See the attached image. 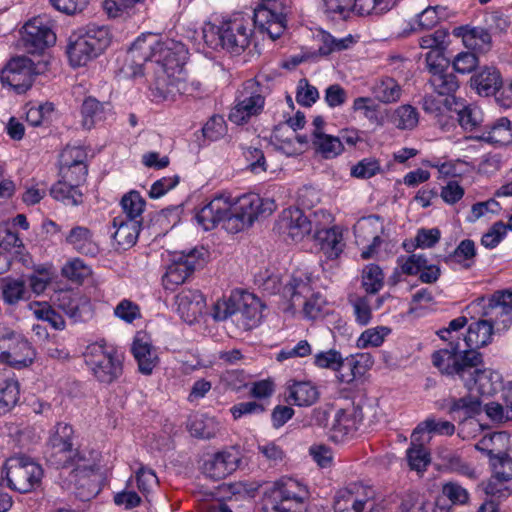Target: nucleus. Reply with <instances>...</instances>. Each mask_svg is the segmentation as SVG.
Segmentation results:
<instances>
[{
  "mask_svg": "<svg viewBox=\"0 0 512 512\" xmlns=\"http://www.w3.org/2000/svg\"><path fill=\"white\" fill-rule=\"evenodd\" d=\"M50 195L66 206H78L83 203V193L79 186L62 177L51 187Z\"/></svg>",
  "mask_w": 512,
  "mask_h": 512,
  "instance_id": "obj_36",
  "label": "nucleus"
},
{
  "mask_svg": "<svg viewBox=\"0 0 512 512\" xmlns=\"http://www.w3.org/2000/svg\"><path fill=\"white\" fill-rule=\"evenodd\" d=\"M83 357L89 370L99 382L110 384L122 374L123 366L119 354L104 340L89 344Z\"/></svg>",
  "mask_w": 512,
  "mask_h": 512,
  "instance_id": "obj_7",
  "label": "nucleus"
},
{
  "mask_svg": "<svg viewBox=\"0 0 512 512\" xmlns=\"http://www.w3.org/2000/svg\"><path fill=\"white\" fill-rule=\"evenodd\" d=\"M232 209L230 196L218 195L199 209L195 215L197 223L206 231L212 230L219 224L226 230V220Z\"/></svg>",
  "mask_w": 512,
  "mask_h": 512,
  "instance_id": "obj_16",
  "label": "nucleus"
},
{
  "mask_svg": "<svg viewBox=\"0 0 512 512\" xmlns=\"http://www.w3.org/2000/svg\"><path fill=\"white\" fill-rule=\"evenodd\" d=\"M314 365L320 369H329L337 373V378L341 383H351L355 377L357 361L354 359H344L342 354L336 349L320 351L314 355Z\"/></svg>",
  "mask_w": 512,
  "mask_h": 512,
  "instance_id": "obj_19",
  "label": "nucleus"
},
{
  "mask_svg": "<svg viewBox=\"0 0 512 512\" xmlns=\"http://www.w3.org/2000/svg\"><path fill=\"white\" fill-rule=\"evenodd\" d=\"M467 324V318L465 316H459L453 320H451L447 327L440 329L437 331V335L444 341L448 342L449 348H444L443 350H452L454 345H458L459 354H463L464 350H461V344L459 338H455L453 333L458 332L462 328H464Z\"/></svg>",
  "mask_w": 512,
  "mask_h": 512,
  "instance_id": "obj_59",
  "label": "nucleus"
},
{
  "mask_svg": "<svg viewBox=\"0 0 512 512\" xmlns=\"http://www.w3.org/2000/svg\"><path fill=\"white\" fill-rule=\"evenodd\" d=\"M19 399V382L10 368L0 369V411L14 406Z\"/></svg>",
  "mask_w": 512,
  "mask_h": 512,
  "instance_id": "obj_32",
  "label": "nucleus"
},
{
  "mask_svg": "<svg viewBox=\"0 0 512 512\" xmlns=\"http://www.w3.org/2000/svg\"><path fill=\"white\" fill-rule=\"evenodd\" d=\"M35 358V349L26 337L17 331L5 351L0 355V362L20 370L29 367Z\"/></svg>",
  "mask_w": 512,
  "mask_h": 512,
  "instance_id": "obj_21",
  "label": "nucleus"
},
{
  "mask_svg": "<svg viewBox=\"0 0 512 512\" xmlns=\"http://www.w3.org/2000/svg\"><path fill=\"white\" fill-rule=\"evenodd\" d=\"M458 122L466 131H472L483 121V114L480 108L475 105H463L457 110Z\"/></svg>",
  "mask_w": 512,
  "mask_h": 512,
  "instance_id": "obj_58",
  "label": "nucleus"
},
{
  "mask_svg": "<svg viewBox=\"0 0 512 512\" xmlns=\"http://www.w3.org/2000/svg\"><path fill=\"white\" fill-rule=\"evenodd\" d=\"M447 17L446 8L442 6H429L417 14L413 30L431 29L441 20Z\"/></svg>",
  "mask_w": 512,
  "mask_h": 512,
  "instance_id": "obj_53",
  "label": "nucleus"
},
{
  "mask_svg": "<svg viewBox=\"0 0 512 512\" xmlns=\"http://www.w3.org/2000/svg\"><path fill=\"white\" fill-rule=\"evenodd\" d=\"M0 249L20 255L24 244L18 233L13 231L8 223H0Z\"/></svg>",
  "mask_w": 512,
  "mask_h": 512,
  "instance_id": "obj_56",
  "label": "nucleus"
},
{
  "mask_svg": "<svg viewBox=\"0 0 512 512\" xmlns=\"http://www.w3.org/2000/svg\"><path fill=\"white\" fill-rule=\"evenodd\" d=\"M74 430L71 425L63 422L57 423L55 432L51 437V444L56 455H60L58 465L66 467L75 465L72 477L78 489L80 498L88 500L98 492L97 485L90 479V474L98 467L99 453L89 452L87 457L84 451L73 449Z\"/></svg>",
  "mask_w": 512,
  "mask_h": 512,
  "instance_id": "obj_2",
  "label": "nucleus"
},
{
  "mask_svg": "<svg viewBox=\"0 0 512 512\" xmlns=\"http://www.w3.org/2000/svg\"><path fill=\"white\" fill-rule=\"evenodd\" d=\"M362 286L369 294H376L384 286V274L376 264L365 266L362 273Z\"/></svg>",
  "mask_w": 512,
  "mask_h": 512,
  "instance_id": "obj_55",
  "label": "nucleus"
},
{
  "mask_svg": "<svg viewBox=\"0 0 512 512\" xmlns=\"http://www.w3.org/2000/svg\"><path fill=\"white\" fill-rule=\"evenodd\" d=\"M458 345L452 350H438L432 354L433 365L444 375L457 377L470 391L481 396H493L502 389L501 374L483 367V356L477 350H464L459 354Z\"/></svg>",
  "mask_w": 512,
  "mask_h": 512,
  "instance_id": "obj_1",
  "label": "nucleus"
},
{
  "mask_svg": "<svg viewBox=\"0 0 512 512\" xmlns=\"http://www.w3.org/2000/svg\"><path fill=\"white\" fill-rule=\"evenodd\" d=\"M379 220V216H369L368 218H363L358 221L354 227L356 237H366V235L371 234L372 243L361 253V257L365 260L373 257L376 253V249L382 242L380 236L377 233H373V230L377 229L376 226L379 223Z\"/></svg>",
  "mask_w": 512,
  "mask_h": 512,
  "instance_id": "obj_37",
  "label": "nucleus"
},
{
  "mask_svg": "<svg viewBox=\"0 0 512 512\" xmlns=\"http://www.w3.org/2000/svg\"><path fill=\"white\" fill-rule=\"evenodd\" d=\"M356 429V422L351 414L343 409H339L335 412L331 428L333 433L332 437L335 440L341 441L345 437L353 435Z\"/></svg>",
  "mask_w": 512,
  "mask_h": 512,
  "instance_id": "obj_51",
  "label": "nucleus"
},
{
  "mask_svg": "<svg viewBox=\"0 0 512 512\" xmlns=\"http://www.w3.org/2000/svg\"><path fill=\"white\" fill-rule=\"evenodd\" d=\"M314 219L310 220L301 209L290 207L280 214L275 229L277 232L294 242H299L312 231Z\"/></svg>",
  "mask_w": 512,
  "mask_h": 512,
  "instance_id": "obj_15",
  "label": "nucleus"
},
{
  "mask_svg": "<svg viewBox=\"0 0 512 512\" xmlns=\"http://www.w3.org/2000/svg\"><path fill=\"white\" fill-rule=\"evenodd\" d=\"M397 0H354L353 11L361 16H380L390 11Z\"/></svg>",
  "mask_w": 512,
  "mask_h": 512,
  "instance_id": "obj_49",
  "label": "nucleus"
},
{
  "mask_svg": "<svg viewBox=\"0 0 512 512\" xmlns=\"http://www.w3.org/2000/svg\"><path fill=\"white\" fill-rule=\"evenodd\" d=\"M374 495L372 487L352 483L336 493L334 510L335 512H364Z\"/></svg>",
  "mask_w": 512,
  "mask_h": 512,
  "instance_id": "obj_14",
  "label": "nucleus"
},
{
  "mask_svg": "<svg viewBox=\"0 0 512 512\" xmlns=\"http://www.w3.org/2000/svg\"><path fill=\"white\" fill-rule=\"evenodd\" d=\"M135 478L139 491L144 495L149 494L158 485V478L155 472L144 465H140L137 469Z\"/></svg>",
  "mask_w": 512,
  "mask_h": 512,
  "instance_id": "obj_64",
  "label": "nucleus"
},
{
  "mask_svg": "<svg viewBox=\"0 0 512 512\" xmlns=\"http://www.w3.org/2000/svg\"><path fill=\"white\" fill-rule=\"evenodd\" d=\"M315 221V237L320 243L323 253L330 259L337 258L344 249L343 235L338 227L325 228L333 218L326 210H318L313 214Z\"/></svg>",
  "mask_w": 512,
  "mask_h": 512,
  "instance_id": "obj_12",
  "label": "nucleus"
},
{
  "mask_svg": "<svg viewBox=\"0 0 512 512\" xmlns=\"http://www.w3.org/2000/svg\"><path fill=\"white\" fill-rule=\"evenodd\" d=\"M354 112H359L370 124L383 126L385 124V110L382 111L380 106L370 97H357L352 104Z\"/></svg>",
  "mask_w": 512,
  "mask_h": 512,
  "instance_id": "obj_42",
  "label": "nucleus"
},
{
  "mask_svg": "<svg viewBox=\"0 0 512 512\" xmlns=\"http://www.w3.org/2000/svg\"><path fill=\"white\" fill-rule=\"evenodd\" d=\"M275 209L272 199L261 198L255 193L242 195L235 203L232 202L231 213L225 223L226 231L238 233L250 227L259 216L270 215Z\"/></svg>",
  "mask_w": 512,
  "mask_h": 512,
  "instance_id": "obj_6",
  "label": "nucleus"
},
{
  "mask_svg": "<svg viewBox=\"0 0 512 512\" xmlns=\"http://www.w3.org/2000/svg\"><path fill=\"white\" fill-rule=\"evenodd\" d=\"M308 491L300 482L283 478L267 489L263 497V512H305Z\"/></svg>",
  "mask_w": 512,
  "mask_h": 512,
  "instance_id": "obj_5",
  "label": "nucleus"
},
{
  "mask_svg": "<svg viewBox=\"0 0 512 512\" xmlns=\"http://www.w3.org/2000/svg\"><path fill=\"white\" fill-rule=\"evenodd\" d=\"M142 223L138 220L126 219L123 216H117L113 220V239L120 248L127 249L132 247L139 236Z\"/></svg>",
  "mask_w": 512,
  "mask_h": 512,
  "instance_id": "obj_31",
  "label": "nucleus"
},
{
  "mask_svg": "<svg viewBox=\"0 0 512 512\" xmlns=\"http://www.w3.org/2000/svg\"><path fill=\"white\" fill-rule=\"evenodd\" d=\"M390 333V329L385 326H378L370 328L362 332L357 340V346L361 349L368 347H378L383 342L385 337Z\"/></svg>",
  "mask_w": 512,
  "mask_h": 512,
  "instance_id": "obj_60",
  "label": "nucleus"
},
{
  "mask_svg": "<svg viewBox=\"0 0 512 512\" xmlns=\"http://www.w3.org/2000/svg\"><path fill=\"white\" fill-rule=\"evenodd\" d=\"M491 465L494 477L501 482L512 479V457L506 453H498L492 458Z\"/></svg>",
  "mask_w": 512,
  "mask_h": 512,
  "instance_id": "obj_61",
  "label": "nucleus"
},
{
  "mask_svg": "<svg viewBox=\"0 0 512 512\" xmlns=\"http://www.w3.org/2000/svg\"><path fill=\"white\" fill-rule=\"evenodd\" d=\"M429 84L439 95H452L459 87L456 76L448 69L433 73L429 78Z\"/></svg>",
  "mask_w": 512,
  "mask_h": 512,
  "instance_id": "obj_52",
  "label": "nucleus"
},
{
  "mask_svg": "<svg viewBox=\"0 0 512 512\" xmlns=\"http://www.w3.org/2000/svg\"><path fill=\"white\" fill-rule=\"evenodd\" d=\"M67 54L72 66H84L99 56L82 32L70 36Z\"/></svg>",
  "mask_w": 512,
  "mask_h": 512,
  "instance_id": "obj_29",
  "label": "nucleus"
},
{
  "mask_svg": "<svg viewBox=\"0 0 512 512\" xmlns=\"http://www.w3.org/2000/svg\"><path fill=\"white\" fill-rule=\"evenodd\" d=\"M424 442L425 440L422 439V441L414 443L411 439V445L406 452L410 468L418 472L425 470L427 465L430 463L429 453L423 446Z\"/></svg>",
  "mask_w": 512,
  "mask_h": 512,
  "instance_id": "obj_54",
  "label": "nucleus"
},
{
  "mask_svg": "<svg viewBox=\"0 0 512 512\" xmlns=\"http://www.w3.org/2000/svg\"><path fill=\"white\" fill-rule=\"evenodd\" d=\"M237 301L236 292H233L228 298L217 300L213 305V318L216 321H224L229 317L236 315Z\"/></svg>",
  "mask_w": 512,
  "mask_h": 512,
  "instance_id": "obj_62",
  "label": "nucleus"
},
{
  "mask_svg": "<svg viewBox=\"0 0 512 512\" xmlns=\"http://www.w3.org/2000/svg\"><path fill=\"white\" fill-rule=\"evenodd\" d=\"M312 143L315 150L319 152L324 158L331 159L340 155L344 149L340 137L326 134H315L312 138Z\"/></svg>",
  "mask_w": 512,
  "mask_h": 512,
  "instance_id": "obj_46",
  "label": "nucleus"
},
{
  "mask_svg": "<svg viewBox=\"0 0 512 512\" xmlns=\"http://www.w3.org/2000/svg\"><path fill=\"white\" fill-rule=\"evenodd\" d=\"M145 200L140 193L132 190L126 193L121 199L123 217L130 220H138L142 223V214L145 209Z\"/></svg>",
  "mask_w": 512,
  "mask_h": 512,
  "instance_id": "obj_48",
  "label": "nucleus"
},
{
  "mask_svg": "<svg viewBox=\"0 0 512 512\" xmlns=\"http://www.w3.org/2000/svg\"><path fill=\"white\" fill-rule=\"evenodd\" d=\"M132 353L138 362L139 370L143 374H151L156 363V356L151 345L140 337L134 339Z\"/></svg>",
  "mask_w": 512,
  "mask_h": 512,
  "instance_id": "obj_44",
  "label": "nucleus"
},
{
  "mask_svg": "<svg viewBox=\"0 0 512 512\" xmlns=\"http://www.w3.org/2000/svg\"><path fill=\"white\" fill-rule=\"evenodd\" d=\"M483 316L472 322L463 341L468 350L488 345L494 333L507 331L512 324V290L496 291L489 299Z\"/></svg>",
  "mask_w": 512,
  "mask_h": 512,
  "instance_id": "obj_3",
  "label": "nucleus"
},
{
  "mask_svg": "<svg viewBox=\"0 0 512 512\" xmlns=\"http://www.w3.org/2000/svg\"><path fill=\"white\" fill-rule=\"evenodd\" d=\"M471 86L477 91L479 95L491 96L498 91L502 79L500 72L493 67H485L478 73L472 76Z\"/></svg>",
  "mask_w": 512,
  "mask_h": 512,
  "instance_id": "obj_33",
  "label": "nucleus"
},
{
  "mask_svg": "<svg viewBox=\"0 0 512 512\" xmlns=\"http://www.w3.org/2000/svg\"><path fill=\"white\" fill-rule=\"evenodd\" d=\"M287 8L281 0H263L255 9L254 25L270 38H279L286 29Z\"/></svg>",
  "mask_w": 512,
  "mask_h": 512,
  "instance_id": "obj_10",
  "label": "nucleus"
},
{
  "mask_svg": "<svg viewBox=\"0 0 512 512\" xmlns=\"http://www.w3.org/2000/svg\"><path fill=\"white\" fill-rule=\"evenodd\" d=\"M177 311L187 323H193L205 307V299L198 290H183L176 296Z\"/></svg>",
  "mask_w": 512,
  "mask_h": 512,
  "instance_id": "obj_27",
  "label": "nucleus"
},
{
  "mask_svg": "<svg viewBox=\"0 0 512 512\" xmlns=\"http://www.w3.org/2000/svg\"><path fill=\"white\" fill-rule=\"evenodd\" d=\"M455 432V426L447 420H437L434 417H428L420 422L413 430L411 438L415 442L422 441L425 433H434L438 435L451 436Z\"/></svg>",
  "mask_w": 512,
  "mask_h": 512,
  "instance_id": "obj_40",
  "label": "nucleus"
},
{
  "mask_svg": "<svg viewBox=\"0 0 512 512\" xmlns=\"http://www.w3.org/2000/svg\"><path fill=\"white\" fill-rule=\"evenodd\" d=\"M21 40L28 53L36 54L52 46L56 35L42 19L33 18L24 25Z\"/></svg>",
  "mask_w": 512,
  "mask_h": 512,
  "instance_id": "obj_17",
  "label": "nucleus"
},
{
  "mask_svg": "<svg viewBox=\"0 0 512 512\" xmlns=\"http://www.w3.org/2000/svg\"><path fill=\"white\" fill-rule=\"evenodd\" d=\"M25 282L21 279L8 278L2 287V298L7 305H15L26 298Z\"/></svg>",
  "mask_w": 512,
  "mask_h": 512,
  "instance_id": "obj_57",
  "label": "nucleus"
},
{
  "mask_svg": "<svg viewBox=\"0 0 512 512\" xmlns=\"http://www.w3.org/2000/svg\"><path fill=\"white\" fill-rule=\"evenodd\" d=\"M35 75L33 61L25 56H17L0 71V81L3 87L21 95L32 87Z\"/></svg>",
  "mask_w": 512,
  "mask_h": 512,
  "instance_id": "obj_11",
  "label": "nucleus"
},
{
  "mask_svg": "<svg viewBox=\"0 0 512 512\" xmlns=\"http://www.w3.org/2000/svg\"><path fill=\"white\" fill-rule=\"evenodd\" d=\"M470 139L483 141L494 146H506L512 143V123L507 117H500L487 124L483 131Z\"/></svg>",
  "mask_w": 512,
  "mask_h": 512,
  "instance_id": "obj_23",
  "label": "nucleus"
},
{
  "mask_svg": "<svg viewBox=\"0 0 512 512\" xmlns=\"http://www.w3.org/2000/svg\"><path fill=\"white\" fill-rule=\"evenodd\" d=\"M398 266L402 274L420 275L423 268L426 267V256L424 254H411L407 257H400Z\"/></svg>",
  "mask_w": 512,
  "mask_h": 512,
  "instance_id": "obj_63",
  "label": "nucleus"
},
{
  "mask_svg": "<svg viewBox=\"0 0 512 512\" xmlns=\"http://www.w3.org/2000/svg\"><path fill=\"white\" fill-rule=\"evenodd\" d=\"M155 98L164 101H174L180 95H192L193 84L186 81L184 70L175 76L159 74L156 76L152 89Z\"/></svg>",
  "mask_w": 512,
  "mask_h": 512,
  "instance_id": "obj_22",
  "label": "nucleus"
},
{
  "mask_svg": "<svg viewBox=\"0 0 512 512\" xmlns=\"http://www.w3.org/2000/svg\"><path fill=\"white\" fill-rule=\"evenodd\" d=\"M197 251L191 250L189 253H175L168 265L166 273L162 278L163 286L167 290H174L178 285L183 284L186 279L195 270L198 258Z\"/></svg>",
  "mask_w": 512,
  "mask_h": 512,
  "instance_id": "obj_20",
  "label": "nucleus"
},
{
  "mask_svg": "<svg viewBox=\"0 0 512 512\" xmlns=\"http://www.w3.org/2000/svg\"><path fill=\"white\" fill-rule=\"evenodd\" d=\"M371 92L376 100L389 104L397 102L401 98L402 88L395 79L384 77L375 81Z\"/></svg>",
  "mask_w": 512,
  "mask_h": 512,
  "instance_id": "obj_39",
  "label": "nucleus"
},
{
  "mask_svg": "<svg viewBox=\"0 0 512 512\" xmlns=\"http://www.w3.org/2000/svg\"><path fill=\"white\" fill-rule=\"evenodd\" d=\"M252 33L250 19L241 14L222 22L224 49L240 54L249 46Z\"/></svg>",
  "mask_w": 512,
  "mask_h": 512,
  "instance_id": "obj_13",
  "label": "nucleus"
},
{
  "mask_svg": "<svg viewBox=\"0 0 512 512\" xmlns=\"http://www.w3.org/2000/svg\"><path fill=\"white\" fill-rule=\"evenodd\" d=\"M82 126L91 129L98 124L114 119L113 107L108 102H100L96 98H86L81 106Z\"/></svg>",
  "mask_w": 512,
  "mask_h": 512,
  "instance_id": "obj_24",
  "label": "nucleus"
},
{
  "mask_svg": "<svg viewBox=\"0 0 512 512\" xmlns=\"http://www.w3.org/2000/svg\"><path fill=\"white\" fill-rule=\"evenodd\" d=\"M131 59L150 60L159 65V74L175 76L184 70L188 51L185 45L173 39H159L156 35L139 36L131 46Z\"/></svg>",
  "mask_w": 512,
  "mask_h": 512,
  "instance_id": "obj_4",
  "label": "nucleus"
},
{
  "mask_svg": "<svg viewBox=\"0 0 512 512\" xmlns=\"http://www.w3.org/2000/svg\"><path fill=\"white\" fill-rule=\"evenodd\" d=\"M2 474L10 489L28 493L40 485L43 470L30 458L15 456L7 459Z\"/></svg>",
  "mask_w": 512,
  "mask_h": 512,
  "instance_id": "obj_8",
  "label": "nucleus"
},
{
  "mask_svg": "<svg viewBox=\"0 0 512 512\" xmlns=\"http://www.w3.org/2000/svg\"><path fill=\"white\" fill-rule=\"evenodd\" d=\"M238 321L245 329L256 327L262 318V303L259 298L247 292H236Z\"/></svg>",
  "mask_w": 512,
  "mask_h": 512,
  "instance_id": "obj_25",
  "label": "nucleus"
},
{
  "mask_svg": "<svg viewBox=\"0 0 512 512\" xmlns=\"http://www.w3.org/2000/svg\"><path fill=\"white\" fill-rule=\"evenodd\" d=\"M386 118L399 130H413L419 122L417 109L409 104L398 106L395 109L385 110Z\"/></svg>",
  "mask_w": 512,
  "mask_h": 512,
  "instance_id": "obj_35",
  "label": "nucleus"
},
{
  "mask_svg": "<svg viewBox=\"0 0 512 512\" xmlns=\"http://www.w3.org/2000/svg\"><path fill=\"white\" fill-rule=\"evenodd\" d=\"M305 125V116L301 112H297L294 117L287 120L285 124L279 125L273 132V137L280 143L279 148L284 150L287 154H293L296 152L292 148L294 139H297L299 143H305L306 141L301 137H298L295 132L302 129Z\"/></svg>",
  "mask_w": 512,
  "mask_h": 512,
  "instance_id": "obj_26",
  "label": "nucleus"
},
{
  "mask_svg": "<svg viewBox=\"0 0 512 512\" xmlns=\"http://www.w3.org/2000/svg\"><path fill=\"white\" fill-rule=\"evenodd\" d=\"M476 256V247L473 240H462L455 250L445 258L447 264H459L463 268H470Z\"/></svg>",
  "mask_w": 512,
  "mask_h": 512,
  "instance_id": "obj_47",
  "label": "nucleus"
},
{
  "mask_svg": "<svg viewBox=\"0 0 512 512\" xmlns=\"http://www.w3.org/2000/svg\"><path fill=\"white\" fill-rule=\"evenodd\" d=\"M82 33L99 55L107 49L112 40L108 27L103 25L90 24Z\"/></svg>",
  "mask_w": 512,
  "mask_h": 512,
  "instance_id": "obj_50",
  "label": "nucleus"
},
{
  "mask_svg": "<svg viewBox=\"0 0 512 512\" xmlns=\"http://www.w3.org/2000/svg\"><path fill=\"white\" fill-rule=\"evenodd\" d=\"M58 302L59 308L75 323L91 316V304L84 297L66 292L59 297Z\"/></svg>",
  "mask_w": 512,
  "mask_h": 512,
  "instance_id": "obj_30",
  "label": "nucleus"
},
{
  "mask_svg": "<svg viewBox=\"0 0 512 512\" xmlns=\"http://www.w3.org/2000/svg\"><path fill=\"white\" fill-rule=\"evenodd\" d=\"M242 454L238 447H229L213 454L203 464V472L211 479L220 480L237 470Z\"/></svg>",
  "mask_w": 512,
  "mask_h": 512,
  "instance_id": "obj_18",
  "label": "nucleus"
},
{
  "mask_svg": "<svg viewBox=\"0 0 512 512\" xmlns=\"http://www.w3.org/2000/svg\"><path fill=\"white\" fill-rule=\"evenodd\" d=\"M265 106L262 87L254 79L247 80L238 90L234 105L229 113V120L236 125L247 123L251 118L261 114Z\"/></svg>",
  "mask_w": 512,
  "mask_h": 512,
  "instance_id": "obj_9",
  "label": "nucleus"
},
{
  "mask_svg": "<svg viewBox=\"0 0 512 512\" xmlns=\"http://www.w3.org/2000/svg\"><path fill=\"white\" fill-rule=\"evenodd\" d=\"M464 45L477 53H485L491 48V36L482 27L466 29L462 35Z\"/></svg>",
  "mask_w": 512,
  "mask_h": 512,
  "instance_id": "obj_45",
  "label": "nucleus"
},
{
  "mask_svg": "<svg viewBox=\"0 0 512 512\" xmlns=\"http://www.w3.org/2000/svg\"><path fill=\"white\" fill-rule=\"evenodd\" d=\"M65 242L73 250L86 256H96L99 252V245L92 231L85 226L72 227L65 236Z\"/></svg>",
  "mask_w": 512,
  "mask_h": 512,
  "instance_id": "obj_28",
  "label": "nucleus"
},
{
  "mask_svg": "<svg viewBox=\"0 0 512 512\" xmlns=\"http://www.w3.org/2000/svg\"><path fill=\"white\" fill-rule=\"evenodd\" d=\"M287 390V401L297 406H311L319 398L317 387L308 381H293Z\"/></svg>",
  "mask_w": 512,
  "mask_h": 512,
  "instance_id": "obj_34",
  "label": "nucleus"
},
{
  "mask_svg": "<svg viewBox=\"0 0 512 512\" xmlns=\"http://www.w3.org/2000/svg\"><path fill=\"white\" fill-rule=\"evenodd\" d=\"M379 220V216H369L368 218H363L358 221L354 227L356 237H366V235L371 234L372 243L361 253V257L365 260L373 257L376 253V249L382 242L380 236L377 233H373V230L377 229L376 226L379 223Z\"/></svg>",
  "mask_w": 512,
  "mask_h": 512,
  "instance_id": "obj_38",
  "label": "nucleus"
},
{
  "mask_svg": "<svg viewBox=\"0 0 512 512\" xmlns=\"http://www.w3.org/2000/svg\"><path fill=\"white\" fill-rule=\"evenodd\" d=\"M187 428L192 436L203 439L213 438L220 429L215 418L204 414L191 416L187 422Z\"/></svg>",
  "mask_w": 512,
  "mask_h": 512,
  "instance_id": "obj_41",
  "label": "nucleus"
},
{
  "mask_svg": "<svg viewBox=\"0 0 512 512\" xmlns=\"http://www.w3.org/2000/svg\"><path fill=\"white\" fill-rule=\"evenodd\" d=\"M481 412V401L478 396L470 392L461 398H451L449 413L457 414L459 419L465 420Z\"/></svg>",
  "mask_w": 512,
  "mask_h": 512,
  "instance_id": "obj_43",
  "label": "nucleus"
}]
</instances>
